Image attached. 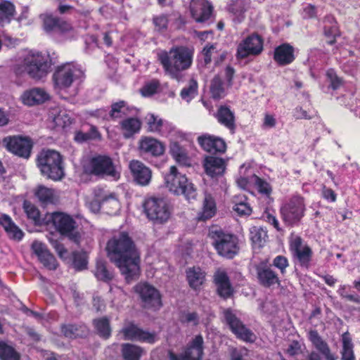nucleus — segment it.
<instances>
[{
  "label": "nucleus",
  "instance_id": "obj_1",
  "mask_svg": "<svg viewBox=\"0 0 360 360\" xmlns=\"http://www.w3.org/2000/svg\"><path fill=\"white\" fill-rule=\"evenodd\" d=\"M106 251L110 261L119 268L129 283L140 275V257L136 245L127 232L113 236L106 245Z\"/></svg>",
  "mask_w": 360,
  "mask_h": 360
},
{
  "label": "nucleus",
  "instance_id": "obj_2",
  "mask_svg": "<svg viewBox=\"0 0 360 360\" xmlns=\"http://www.w3.org/2000/svg\"><path fill=\"white\" fill-rule=\"evenodd\" d=\"M193 56V47L174 45L169 51H162L159 53L158 60L166 75L172 79L179 80L181 73L191 67Z\"/></svg>",
  "mask_w": 360,
  "mask_h": 360
},
{
  "label": "nucleus",
  "instance_id": "obj_3",
  "mask_svg": "<svg viewBox=\"0 0 360 360\" xmlns=\"http://www.w3.org/2000/svg\"><path fill=\"white\" fill-rule=\"evenodd\" d=\"M208 236L212 241V247L219 256L227 259H232L239 254L240 240L236 234L215 226L210 229Z\"/></svg>",
  "mask_w": 360,
  "mask_h": 360
},
{
  "label": "nucleus",
  "instance_id": "obj_4",
  "mask_svg": "<svg viewBox=\"0 0 360 360\" xmlns=\"http://www.w3.org/2000/svg\"><path fill=\"white\" fill-rule=\"evenodd\" d=\"M165 184L166 188L172 193L183 195L190 201L197 198V190L193 184L188 181L185 174L180 173L176 166L169 167V171L165 176Z\"/></svg>",
  "mask_w": 360,
  "mask_h": 360
},
{
  "label": "nucleus",
  "instance_id": "obj_5",
  "mask_svg": "<svg viewBox=\"0 0 360 360\" xmlns=\"http://www.w3.org/2000/svg\"><path fill=\"white\" fill-rule=\"evenodd\" d=\"M37 166L41 174L53 181H60L65 176L63 157L53 150H42L37 156Z\"/></svg>",
  "mask_w": 360,
  "mask_h": 360
},
{
  "label": "nucleus",
  "instance_id": "obj_6",
  "mask_svg": "<svg viewBox=\"0 0 360 360\" xmlns=\"http://www.w3.org/2000/svg\"><path fill=\"white\" fill-rule=\"evenodd\" d=\"M143 212L148 220L156 224L166 223L171 217V208L162 197L149 196L143 202Z\"/></svg>",
  "mask_w": 360,
  "mask_h": 360
},
{
  "label": "nucleus",
  "instance_id": "obj_7",
  "mask_svg": "<svg viewBox=\"0 0 360 360\" xmlns=\"http://www.w3.org/2000/svg\"><path fill=\"white\" fill-rule=\"evenodd\" d=\"M50 221L60 236L77 245L80 243L81 234L77 230V224L72 216L63 212H54L51 214Z\"/></svg>",
  "mask_w": 360,
  "mask_h": 360
},
{
  "label": "nucleus",
  "instance_id": "obj_8",
  "mask_svg": "<svg viewBox=\"0 0 360 360\" xmlns=\"http://www.w3.org/2000/svg\"><path fill=\"white\" fill-rule=\"evenodd\" d=\"M84 172L100 178L110 177L117 180L120 177L112 158L108 155H98L91 158L89 164L84 167Z\"/></svg>",
  "mask_w": 360,
  "mask_h": 360
},
{
  "label": "nucleus",
  "instance_id": "obj_9",
  "mask_svg": "<svg viewBox=\"0 0 360 360\" xmlns=\"http://www.w3.org/2000/svg\"><path fill=\"white\" fill-rule=\"evenodd\" d=\"M134 289L143 309L156 311L163 306L162 296L160 290L153 285L148 282H141Z\"/></svg>",
  "mask_w": 360,
  "mask_h": 360
},
{
  "label": "nucleus",
  "instance_id": "obj_10",
  "mask_svg": "<svg viewBox=\"0 0 360 360\" xmlns=\"http://www.w3.org/2000/svg\"><path fill=\"white\" fill-rule=\"evenodd\" d=\"M25 71L34 79L45 77L51 68V63L41 53L36 52L27 56L24 60Z\"/></svg>",
  "mask_w": 360,
  "mask_h": 360
},
{
  "label": "nucleus",
  "instance_id": "obj_11",
  "mask_svg": "<svg viewBox=\"0 0 360 360\" xmlns=\"http://www.w3.org/2000/svg\"><path fill=\"white\" fill-rule=\"evenodd\" d=\"M81 74V70L72 63L58 66L52 75L54 88L59 91L70 88Z\"/></svg>",
  "mask_w": 360,
  "mask_h": 360
},
{
  "label": "nucleus",
  "instance_id": "obj_12",
  "mask_svg": "<svg viewBox=\"0 0 360 360\" xmlns=\"http://www.w3.org/2000/svg\"><path fill=\"white\" fill-rule=\"evenodd\" d=\"M264 50V39L256 32L244 38L237 46L236 57L238 60L257 56Z\"/></svg>",
  "mask_w": 360,
  "mask_h": 360
},
{
  "label": "nucleus",
  "instance_id": "obj_13",
  "mask_svg": "<svg viewBox=\"0 0 360 360\" xmlns=\"http://www.w3.org/2000/svg\"><path fill=\"white\" fill-rule=\"evenodd\" d=\"M2 142L8 152L25 159L30 157L33 148V141L30 137L20 135L8 136L4 138Z\"/></svg>",
  "mask_w": 360,
  "mask_h": 360
},
{
  "label": "nucleus",
  "instance_id": "obj_14",
  "mask_svg": "<svg viewBox=\"0 0 360 360\" xmlns=\"http://www.w3.org/2000/svg\"><path fill=\"white\" fill-rule=\"evenodd\" d=\"M125 340L145 342L150 345L155 344L158 340L156 332L143 330L133 321L126 323L120 330Z\"/></svg>",
  "mask_w": 360,
  "mask_h": 360
},
{
  "label": "nucleus",
  "instance_id": "obj_15",
  "mask_svg": "<svg viewBox=\"0 0 360 360\" xmlns=\"http://www.w3.org/2000/svg\"><path fill=\"white\" fill-rule=\"evenodd\" d=\"M225 321L231 332L239 340L247 342H253L256 340L254 333L234 314L230 309L224 312Z\"/></svg>",
  "mask_w": 360,
  "mask_h": 360
},
{
  "label": "nucleus",
  "instance_id": "obj_16",
  "mask_svg": "<svg viewBox=\"0 0 360 360\" xmlns=\"http://www.w3.org/2000/svg\"><path fill=\"white\" fill-rule=\"evenodd\" d=\"M213 283L216 287V294L222 300H227L233 297L235 290L225 270L219 269L214 272Z\"/></svg>",
  "mask_w": 360,
  "mask_h": 360
},
{
  "label": "nucleus",
  "instance_id": "obj_17",
  "mask_svg": "<svg viewBox=\"0 0 360 360\" xmlns=\"http://www.w3.org/2000/svg\"><path fill=\"white\" fill-rule=\"evenodd\" d=\"M203 338L197 335L187 345L184 354L179 357L173 353L170 354L171 360H201L203 356Z\"/></svg>",
  "mask_w": 360,
  "mask_h": 360
},
{
  "label": "nucleus",
  "instance_id": "obj_18",
  "mask_svg": "<svg viewBox=\"0 0 360 360\" xmlns=\"http://www.w3.org/2000/svg\"><path fill=\"white\" fill-rule=\"evenodd\" d=\"M138 149L141 155L158 158L165 153V147L162 142L150 136H142L139 141Z\"/></svg>",
  "mask_w": 360,
  "mask_h": 360
},
{
  "label": "nucleus",
  "instance_id": "obj_19",
  "mask_svg": "<svg viewBox=\"0 0 360 360\" xmlns=\"http://www.w3.org/2000/svg\"><path fill=\"white\" fill-rule=\"evenodd\" d=\"M95 197L99 208L105 210L108 214H114L120 210V202L115 193H105L103 188L95 191Z\"/></svg>",
  "mask_w": 360,
  "mask_h": 360
},
{
  "label": "nucleus",
  "instance_id": "obj_20",
  "mask_svg": "<svg viewBox=\"0 0 360 360\" xmlns=\"http://www.w3.org/2000/svg\"><path fill=\"white\" fill-rule=\"evenodd\" d=\"M197 141L205 151L210 153H224L226 150L225 141L219 136L205 134L198 136Z\"/></svg>",
  "mask_w": 360,
  "mask_h": 360
},
{
  "label": "nucleus",
  "instance_id": "obj_21",
  "mask_svg": "<svg viewBox=\"0 0 360 360\" xmlns=\"http://www.w3.org/2000/svg\"><path fill=\"white\" fill-rule=\"evenodd\" d=\"M129 167L136 184L142 186L149 184L152 178V171L148 167L136 160H131Z\"/></svg>",
  "mask_w": 360,
  "mask_h": 360
},
{
  "label": "nucleus",
  "instance_id": "obj_22",
  "mask_svg": "<svg viewBox=\"0 0 360 360\" xmlns=\"http://www.w3.org/2000/svg\"><path fill=\"white\" fill-rule=\"evenodd\" d=\"M294 257L302 267L309 268L313 257V251L300 237L294 238Z\"/></svg>",
  "mask_w": 360,
  "mask_h": 360
},
{
  "label": "nucleus",
  "instance_id": "obj_23",
  "mask_svg": "<svg viewBox=\"0 0 360 360\" xmlns=\"http://www.w3.org/2000/svg\"><path fill=\"white\" fill-rule=\"evenodd\" d=\"M43 27L46 32H58L60 33H66L72 30V25L52 14H46L42 17Z\"/></svg>",
  "mask_w": 360,
  "mask_h": 360
},
{
  "label": "nucleus",
  "instance_id": "obj_24",
  "mask_svg": "<svg viewBox=\"0 0 360 360\" xmlns=\"http://www.w3.org/2000/svg\"><path fill=\"white\" fill-rule=\"evenodd\" d=\"M32 250L45 267L50 270L57 269L58 262L55 257L49 252L44 243L37 240L34 241L32 244Z\"/></svg>",
  "mask_w": 360,
  "mask_h": 360
},
{
  "label": "nucleus",
  "instance_id": "obj_25",
  "mask_svg": "<svg viewBox=\"0 0 360 360\" xmlns=\"http://www.w3.org/2000/svg\"><path fill=\"white\" fill-rule=\"evenodd\" d=\"M213 12L212 5L205 0H198L191 7V13L193 19L198 22L207 21Z\"/></svg>",
  "mask_w": 360,
  "mask_h": 360
},
{
  "label": "nucleus",
  "instance_id": "obj_26",
  "mask_svg": "<svg viewBox=\"0 0 360 360\" xmlns=\"http://www.w3.org/2000/svg\"><path fill=\"white\" fill-rule=\"evenodd\" d=\"M308 337L316 349L324 357L326 360H337L338 356L333 354L328 343L323 340L319 333L315 330H310Z\"/></svg>",
  "mask_w": 360,
  "mask_h": 360
},
{
  "label": "nucleus",
  "instance_id": "obj_27",
  "mask_svg": "<svg viewBox=\"0 0 360 360\" xmlns=\"http://www.w3.org/2000/svg\"><path fill=\"white\" fill-rule=\"evenodd\" d=\"M256 271L259 283L262 286L269 288L279 283L277 274L265 262H260L256 266Z\"/></svg>",
  "mask_w": 360,
  "mask_h": 360
},
{
  "label": "nucleus",
  "instance_id": "obj_28",
  "mask_svg": "<svg viewBox=\"0 0 360 360\" xmlns=\"http://www.w3.org/2000/svg\"><path fill=\"white\" fill-rule=\"evenodd\" d=\"M203 167L205 173L213 178L224 174L226 169V162L221 158L209 155L205 157Z\"/></svg>",
  "mask_w": 360,
  "mask_h": 360
},
{
  "label": "nucleus",
  "instance_id": "obj_29",
  "mask_svg": "<svg viewBox=\"0 0 360 360\" xmlns=\"http://www.w3.org/2000/svg\"><path fill=\"white\" fill-rule=\"evenodd\" d=\"M0 226L3 227L8 237L15 241H21L25 236L24 232L15 224L7 214L0 215Z\"/></svg>",
  "mask_w": 360,
  "mask_h": 360
},
{
  "label": "nucleus",
  "instance_id": "obj_30",
  "mask_svg": "<svg viewBox=\"0 0 360 360\" xmlns=\"http://www.w3.org/2000/svg\"><path fill=\"white\" fill-rule=\"evenodd\" d=\"M186 276L189 287L195 291H200L206 281V272L199 266L188 268Z\"/></svg>",
  "mask_w": 360,
  "mask_h": 360
},
{
  "label": "nucleus",
  "instance_id": "obj_31",
  "mask_svg": "<svg viewBox=\"0 0 360 360\" xmlns=\"http://www.w3.org/2000/svg\"><path fill=\"white\" fill-rule=\"evenodd\" d=\"M214 117L218 122L224 126L231 131H233L236 128V119L234 112H232L230 108L227 105H220Z\"/></svg>",
  "mask_w": 360,
  "mask_h": 360
},
{
  "label": "nucleus",
  "instance_id": "obj_32",
  "mask_svg": "<svg viewBox=\"0 0 360 360\" xmlns=\"http://www.w3.org/2000/svg\"><path fill=\"white\" fill-rule=\"evenodd\" d=\"M49 99L48 93L41 88L32 89L25 91L22 96L23 103L30 106L43 103Z\"/></svg>",
  "mask_w": 360,
  "mask_h": 360
},
{
  "label": "nucleus",
  "instance_id": "obj_33",
  "mask_svg": "<svg viewBox=\"0 0 360 360\" xmlns=\"http://www.w3.org/2000/svg\"><path fill=\"white\" fill-rule=\"evenodd\" d=\"M274 60L279 65H286L292 61V46L288 44H282L277 46L274 53Z\"/></svg>",
  "mask_w": 360,
  "mask_h": 360
},
{
  "label": "nucleus",
  "instance_id": "obj_34",
  "mask_svg": "<svg viewBox=\"0 0 360 360\" xmlns=\"http://www.w3.org/2000/svg\"><path fill=\"white\" fill-rule=\"evenodd\" d=\"M233 210L240 217L250 216L252 209L248 202V198L243 194L236 195L233 197Z\"/></svg>",
  "mask_w": 360,
  "mask_h": 360
},
{
  "label": "nucleus",
  "instance_id": "obj_35",
  "mask_svg": "<svg viewBox=\"0 0 360 360\" xmlns=\"http://www.w3.org/2000/svg\"><path fill=\"white\" fill-rule=\"evenodd\" d=\"M120 126L124 136L131 138L141 130V122L137 117H128L122 120Z\"/></svg>",
  "mask_w": 360,
  "mask_h": 360
},
{
  "label": "nucleus",
  "instance_id": "obj_36",
  "mask_svg": "<svg viewBox=\"0 0 360 360\" xmlns=\"http://www.w3.org/2000/svg\"><path fill=\"white\" fill-rule=\"evenodd\" d=\"M217 212V206L214 199L211 195H206L203 202L202 210L198 214V221H205L212 218Z\"/></svg>",
  "mask_w": 360,
  "mask_h": 360
},
{
  "label": "nucleus",
  "instance_id": "obj_37",
  "mask_svg": "<svg viewBox=\"0 0 360 360\" xmlns=\"http://www.w3.org/2000/svg\"><path fill=\"white\" fill-rule=\"evenodd\" d=\"M143 353V348L139 345L132 343H123L121 345L123 360H141Z\"/></svg>",
  "mask_w": 360,
  "mask_h": 360
},
{
  "label": "nucleus",
  "instance_id": "obj_38",
  "mask_svg": "<svg viewBox=\"0 0 360 360\" xmlns=\"http://www.w3.org/2000/svg\"><path fill=\"white\" fill-rule=\"evenodd\" d=\"M170 154L175 161L183 166H190L191 160L186 149L177 141L170 144Z\"/></svg>",
  "mask_w": 360,
  "mask_h": 360
},
{
  "label": "nucleus",
  "instance_id": "obj_39",
  "mask_svg": "<svg viewBox=\"0 0 360 360\" xmlns=\"http://www.w3.org/2000/svg\"><path fill=\"white\" fill-rule=\"evenodd\" d=\"M250 238L254 249L262 248L264 246L268 240L266 229L260 226L252 227L250 233Z\"/></svg>",
  "mask_w": 360,
  "mask_h": 360
},
{
  "label": "nucleus",
  "instance_id": "obj_40",
  "mask_svg": "<svg viewBox=\"0 0 360 360\" xmlns=\"http://www.w3.org/2000/svg\"><path fill=\"white\" fill-rule=\"evenodd\" d=\"M94 275L98 281L110 283L114 277L113 272L108 269L107 262L103 259L96 261Z\"/></svg>",
  "mask_w": 360,
  "mask_h": 360
},
{
  "label": "nucleus",
  "instance_id": "obj_41",
  "mask_svg": "<svg viewBox=\"0 0 360 360\" xmlns=\"http://www.w3.org/2000/svg\"><path fill=\"white\" fill-rule=\"evenodd\" d=\"M341 342V360H356L354 351V344L352 342V337L348 331L342 335Z\"/></svg>",
  "mask_w": 360,
  "mask_h": 360
},
{
  "label": "nucleus",
  "instance_id": "obj_42",
  "mask_svg": "<svg viewBox=\"0 0 360 360\" xmlns=\"http://www.w3.org/2000/svg\"><path fill=\"white\" fill-rule=\"evenodd\" d=\"M130 107L124 100L114 102L110 105V110L108 112L110 120L116 121L127 115Z\"/></svg>",
  "mask_w": 360,
  "mask_h": 360
},
{
  "label": "nucleus",
  "instance_id": "obj_43",
  "mask_svg": "<svg viewBox=\"0 0 360 360\" xmlns=\"http://www.w3.org/2000/svg\"><path fill=\"white\" fill-rule=\"evenodd\" d=\"M93 326L96 333L103 339L107 340L111 336L112 329L110 319L106 316L95 319L93 321Z\"/></svg>",
  "mask_w": 360,
  "mask_h": 360
},
{
  "label": "nucleus",
  "instance_id": "obj_44",
  "mask_svg": "<svg viewBox=\"0 0 360 360\" xmlns=\"http://www.w3.org/2000/svg\"><path fill=\"white\" fill-rule=\"evenodd\" d=\"M60 330L65 338L75 339L85 335L86 328L84 325L68 323L63 324Z\"/></svg>",
  "mask_w": 360,
  "mask_h": 360
},
{
  "label": "nucleus",
  "instance_id": "obj_45",
  "mask_svg": "<svg viewBox=\"0 0 360 360\" xmlns=\"http://www.w3.org/2000/svg\"><path fill=\"white\" fill-rule=\"evenodd\" d=\"M210 91L214 100H220L226 96L225 84L219 75H216L211 80Z\"/></svg>",
  "mask_w": 360,
  "mask_h": 360
},
{
  "label": "nucleus",
  "instance_id": "obj_46",
  "mask_svg": "<svg viewBox=\"0 0 360 360\" xmlns=\"http://www.w3.org/2000/svg\"><path fill=\"white\" fill-rule=\"evenodd\" d=\"M15 13V8L9 1L0 2V24H8L11 22Z\"/></svg>",
  "mask_w": 360,
  "mask_h": 360
},
{
  "label": "nucleus",
  "instance_id": "obj_47",
  "mask_svg": "<svg viewBox=\"0 0 360 360\" xmlns=\"http://www.w3.org/2000/svg\"><path fill=\"white\" fill-rule=\"evenodd\" d=\"M72 264L77 271L85 270L88 267L89 258L86 252L75 250L71 254Z\"/></svg>",
  "mask_w": 360,
  "mask_h": 360
},
{
  "label": "nucleus",
  "instance_id": "obj_48",
  "mask_svg": "<svg viewBox=\"0 0 360 360\" xmlns=\"http://www.w3.org/2000/svg\"><path fill=\"white\" fill-rule=\"evenodd\" d=\"M35 195L43 205L53 204L55 202L54 191L43 185L37 187Z\"/></svg>",
  "mask_w": 360,
  "mask_h": 360
},
{
  "label": "nucleus",
  "instance_id": "obj_49",
  "mask_svg": "<svg viewBox=\"0 0 360 360\" xmlns=\"http://www.w3.org/2000/svg\"><path fill=\"white\" fill-rule=\"evenodd\" d=\"M101 139V134L98 128L94 125H91L87 132L82 131H77L75 136V140L79 143L86 142L89 140H99Z\"/></svg>",
  "mask_w": 360,
  "mask_h": 360
},
{
  "label": "nucleus",
  "instance_id": "obj_50",
  "mask_svg": "<svg viewBox=\"0 0 360 360\" xmlns=\"http://www.w3.org/2000/svg\"><path fill=\"white\" fill-rule=\"evenodd\" d=\"M22 208L27 217L32 220L35 224H40L41 214L39 209L27 200H25L22 204Z\"/></svg>",
  "mask_w": 360,
  "mask_h": 360
},
{
  "label": "nucleus",
  "instance_id": "obj_51",
  "mask_svg": "<svg viewBox=\"0 0 360 360\" xmlns=\"http://www.w3.org/2000/svg\"><path fill=\"white\" fill-rule=\"evenodd\" d=\"M20 354L11 345L0 341L1 360H20Z\"/></svg>",
  "mask_w": 360,
  "mask_h": 360
},
{
  "label": "nucleus",
  "instance_id": "obj_52",
  "mask_svg": "<svg viewBox=\"0 0 360 360\" xmlns=\"http://www.w3.org/2000/svg\"><path fill=\"white\" fill-rule=\"evenodd\" d=\"M252 178L254 179V184L258 193L264 196L269 198L273 191L271 184L267 181L256 174H254Z\"/></svg>",
  "mask_w": 360,
  "mask_h": 360
},
{
  "label": "nucleus",
  "instance_id": "obj_53",
  "mask_svg": "<svg viewBox=\"0 0 360 360\" xmlns=\"http://www.w3.org/2000/svg\"><path fill=\"white\" fill-rule=\"evenodd\" d=\"M198 82L194 79H191L188 85L182 89L180 96L182 99L189 102L198 94Z\"/></svg>",
  "mask_w": 360,
  "mask_h": 360
},
{
  "label": "nucleus",
  "instance_id": "obj_54",
  "mask_svg": "<svg viewBox=\"0 0 360 360\" xmlns=\"http://www.w3.org/2000/svg\"><path fill=\"white\" fill-rule=\"evenodd\" d=\"M148 131L153 133H160L163 126V121L153 114H148L146 117Z\"/></svg>",
  "mask_w": 360,
  "mask_h": 360
},
{
  "label": "nucleus",
  "instance_id": "obj_55",
  "mask_svg": "<svg viewBox=\"0 0 360 360\" xmlns=\"http://www.w3.org/2000/svg\"><path fill=\"white\" fill-rule=\"evenodd\" d=\"M179 320L182 324L192 323L194 326H198L199 323V316L195 311H181L179 314Z\"/></svg>",
  "mask_w": 360,
  "mask_h": 360
},
{
  "label": "nucleus",
  "instance_id": "obj_56",
  "mask_svg": "<svg viewBox=\"0 0 360 360\" xmlns=\"http://www.w3.org/2000/svg\"><path fill=\"white\" fill-rule=\"evenodd\" d=\"M281 214L283 221L289 225L292 224V202L291 200L281 206Z\"/></svg>",
  "mask_w": 360,
  "mask_h": 360
},
{
  "label": "nucleus",
  "instance_id": "obj_57",
  "mask_svg": "<svg viewBox=\"0 0 360 360\" xmlns=\"http://www.w3.org/2000/svg\"><path fill=\"white\" fill-rule=\"evenodd\" d=\"M160 86L158 80H152L149 83L146 84L141 89V93L143 96H150L157 93Z\"/></svg>",
  "mask_w": 360,
  "mask_h": 360
},
{
  "label": "nucleus",
  "instance_id": "obj_58",
  "mask_svg": "<svg viewBox=\"0 0 360 360\" xmlns=\"http://www.w3.org/2000/svg\"><path fill=\"white\" fill-rule=\"evenodd\" d=\"M53 122H54L55 126L61 128H65L72 124L69 115L65 112H61L54 116Z\"/></svg>",
  "mask_w": 360,
  "mask_h": 360
},
{
  "label": "nucleus",
  "instance_id": "obj_59",
  "mask_svg": "<svg viewBox=\"0 0 360 360\" xmlns=\"http://www.w3.org/2000/svg\"><path fill=\"white\" fill-rule=\"evenodd\" d=\"M326 77L330 82V86L333 90L339 89L342 85V79L337 75L333 69L327 71Z\"/></svg>",
  "mask_w": 360,
  "mask_h": 360
},
{
  "label": "nucleus",
  "instance_id": "obj_60",
  "mask_svg": "<svg viewBox=\"0 0 360 360\" xmlns=\"http://www.w3.org/2000/svg\"><path fill=\"white\" fill-rule=\"evenodd\" d=\"M153 22L156 30L158 32H162L167 29L169 20L167 15H160L153 17Z\"/></svg>",
  "mask_w": 360,
  "mask_h": 360
},
{
  "label": "nucleus",
  "instance_id": "obj_61",
  "mask_svg": "<svg viewBox=\"0 0 360 360\" xmlns=\"http://www.w3.org/2000/svg\"><path fill=\"white\" fill-rule=\"evenodd\" d=\"M297 204L296 210H294V220L295 219H300L301 217L304 215V200L301 197H294V204Z\"/></svg>",
  "mask_w": 360,
  "mask_h": 360
},
{
  "label": "nucleus",
  "instance_id": "obj_62",
  "mask_svg": "<svg viewBox=\"0 0 360 360\" xmlns=\"http://www.w3.org/2000/svg\"><path fill=\"white\" fill-rule=\"evenodd\" d=\"M215 49V45L210 43L206 44L205 46L203 48L202 51V54L205 65H208L211 63L212 52Z\"/></svg>",
  "mask_w": 360,
  "mask_h": 360
},
{
  "label": "nucleus",
  "instance_id": "obj_63",
  "mask_svg": "<svg viewBox=\"0 0 360 360\" xmlns=\"http://www.w3.org/2000/svg\"><path fill=\"white\" fill-rule=\"evenodd\" d=\"M273 265L279 269L281 274H283L285 268L288 266V259L283 256L278 255L274 258Z\"/></svg>",
  "mask_w": 360,
  "mask_h": 360
},
{
  "label": "nucleus",
  "instance_id": "obj_64",
  "mask_svg": "<svg viewBox=\"0 0 360 360\" xmlns=\"http://www.w3.org/2000/svg\"><path fill=\"white\" fill-rule=\"evenodd\" d=\"M338 30L335 26L325 27L324 34L328 37L327 43L329 44H333L335 42V36L337 35Z\"/></svg>",
  "mask_w": 360,
  "mask_h": 360
}]
</instances>
